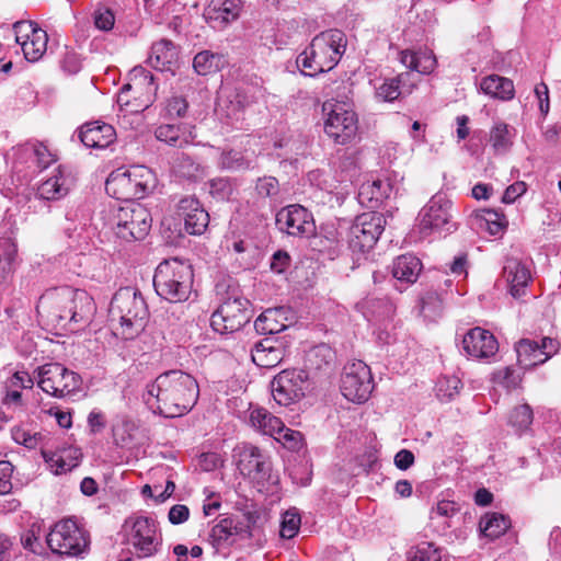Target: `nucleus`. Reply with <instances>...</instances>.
Segmentation results:
<instances>
[{
    "label": "nucleus",
    "instance_id": "1",
    "mask_svg": "<svg viewBox=\"0 0 561 561\" xmlns=\"http://www.w3.org/2000/svg\"><path fill=\"white\" fill-rule=\"evenodd\" d=\"M198 396V383L193 376L182 370H169L147 386L144 400L154 413L178 417L192 410Z\"/></svg>",
    "mask_w": 561,
    "mask_h": 561
},
{
    "label": "nucleus",
    "instance_id": "2",
    "mask_svg": "<svg viewBox=\"0 0 561 561\" xmlns=\"http://www.w3.org/2000/svg\"><path fill=\"white\" fill-rule=\"evenodd\" d=\"M36 310L47 322L77 331L90 323L95 312V304L85 290L64 287L43 294Z\"/></svg>",
    "mask_w": 561,
    "mask_h": 561
},
{
    "label": "nucleus",
    "instance_id": "3",
    "mask_svg": "<svg viewBox=\"0 0 561 561\" xmlns=\"http://www.w3.org/2000/svg\"><path fill=\"white\" fill-rule=\"evenodd\" d=\"M148 307L141 293L133 287L119 288L112 298L108 319L113 333L133 340L145 329Z\"/></svg>",
    "mask_w": 561,
    "mask_h": 561
},
{
    "label": "nucleus",
    "instance_id": "4",
    "mask_svg": "<svg viewBox=\"0 0 561 561\" xmlns=\"http://www.w3.org/2000/svg\"><path fill=\"white\" fill-rule=\"evenodd\" d=\"M347 38L336 28L323 31L316 35L297 57V66L305 76L317 75L332 70L345 54Z\"/></svg>",
    "mask_w": 561,
    "mask_h": 561
},
{
    "label": "nucleus",
    "instance_id": "5",
    "mask_svg": "<svg viewBox=\"0 0 561 561\" xmlns=\"http://www.w3.org/2000/svg\"><path fill=\"white\" fill-rule=\"evenodd\" d=\"M193 283L191 264L176 257L161 262L153 276L158 296L172 304L187 301L193 293Z\"/></svg>",
    "mask_w": 561,
    "mask_h": 561
},
{
    "label": "nucleus",
    "instance_id": "6",
    "mask_svg": "<svg viewBox=\"0 0 561 561\" xmlns=\"http://www.w3.org/2000/svg\"><path fill=\"white\" fill-rule=\"evenodd\" d=\"M156 184L153 172L144 165H134L129 169L113 171L106 182L105 190L116 199L133 203L134 199L144 198Z\"/></svg>",
    "mask_w": 561,
    "mask_h": 561
},
{
    "label": "nucleus",
    "instance_id": "7",
    "mask_svg": "<svg viewBox=\"0 0 561 561\" xmlns=\"http://www.w3.org/2000/svg\"><path fill=\"white\" fill-rule=\"evenodd\" d=\"M107 216L110 228L126 242L144 239L151 228L148 209L138 203L114 205L107 210Z\"/></svg>",
    "mask_w": 561,
    "mask_h": 561
},
{
    "label": "nucleus",
    "instance_id": "8",
    "mask_svg": "<svg viewBox=\"0 0 561 561\" xmlns=\"http://www.w3.org/2000/svg\"><path fill=\"white\" fill-rule=\"evenodd\" d=\"M125 541L133 556L144 559L154 557L162 548L158 523L148 516H131L123 526Z\"/></svg>",
    "mask_w": 561,
    "mask_h": 561
},
{
    "label": "nucleus",
    "instance_id": "9",
    "mask_svg": "<svg viewBox=\"0 0 561 561\" xmlns=\"http://www.w3.org/2000/svg\"><path fill=\"white\" fill-rule=\"evenodd\" d=\"M37 385L47 394L61 399L80 391L82 379L62 364L48 363L37 368Z\"/></svg>",
    "mask_w": 561,
    "mask_h": 561
},
{
    "label": "nucleus",
    "instance_id": "10",
    "mask_svg": "<svg viewBox=\"0 0 561 561\" xmlns=\"http://www.w3.org/2000/svg\"><path fill=\"white\" fill-rule=\"evenodd\" d=\"M325 115L324 131L337 144H346L357 131V117L346 102L328 100L322 105Z\"/></svg>",
    "mask_w": 561,
    "mask_h": 561
},
{
    "label": "nucleus",
    "instance_id": "11",
    "mask_svg": "<svg viewBox=\"0 0 561 561\" xmlns=\"http://www.w3.org/2000/svg\"><path fill=\"white\" fill-rule=\"evenodd\" d=\"M46 542L54 553L78 556L88 548V537L75 520L68 518L55 524L46 536Z\"/></svg>",
    "mask_w": 561,
    "mask_h": 561
},
{
    "label": "nucleus",
    "instance_id": "12",
    "mask_svg": "<svg viewBox=\"0 0 561 561\" xmlns=\"http://www.w3.org/2000/svg\"><path fill=\"white\" fill-rule=\"evenodd\" d=\"M386 219L379 213L358 215L348 229V244L353 251L366 252L374 248L382 233Z\"/></svg>",
    "mask_w": 561,
    "mask_h": 561
},
{
    "label": "nucleus",
    "instance_id": "13",
    "mask_svg": "<svg viewBox=\"0 0 561 561\" xmlns=\"http://www.w3.org/2000/svg\"><path fill=\"white\" fill-rule=\"evenodd\" d=\"M374 389L370 368L362 360H353L345 365L341 378V392L354 403L367 401Z\"/></svg>",
    "mask_w": 561,
    "mask_h": 561
},
{
    "label": "nucleus",
    "instance_id": "14",
    "mask_svg": "<svg viewBox=\"0 0 561 561\" xmlns=\"http://www.w3.org/2000/svg\"><path fill=\"white\" fill-rule=\"evenodd\" d=\"M309 387V376L302 369L282 370L271 382L275 402L282 407L299 401Z\"/></svg>",
    "mask_w": 561,
    "mask_h": 561
},
{
    "label": "nucleus",
    "instance_id": "15",
    "mask_svg": "<svg viewBox=\"0 0 561 561\" xmlns=\"http://www.w3.org/2000/svg\"><path fill=\"white\" fill-rule=\"evenodd\" d=\"M249 300L242 297L228 298L211 314L210 324L220 334L239 331L250 320Z\"/></svg>",
    "mask_w": 561,
    "mask_h": 561
},
{
    "label": "nucleus",
    "instance_id": "16",
    "mask_svg": "<svg viewBox=\"0 0 561 561\" xmlns=\"http://www.w3.org/2000/svg\"><path fill=\"white\" fill-rule=\"evenodd\" d=\"M249 421L257 432L288 445L289 448H295L300 444V433L286 427L280 419L274 416L264 408H251Z\"/></svg>",
    "mask_w": 561,
    "mask_h": 561
},
{
    "label": "nucleus",
    "instance_id": "17",
    "mask_svg": "<svg viewBox=\"0 0 561 561\" xmlns=\"http://www.w3.org/2000/svg\"><path fill=\"white\" fill-rule=\"evenodd\" d=\"M15 42L21 46L26 60H39L47 49V33L31 21H19L13 25Z\"/></svg>",
    "mask_w": 561,
    "mask_h": 561
},
{
    "label": "nucleus",
    "instance_id": "18",
    "mask_svg": "<svg viewBox=\"0 0 561 561\" xmlns=\"http://www.w3.org/2000/svg\"><path fill=\"white\" fill-rule=\"evenodd\" d=\"M453 203L443 194L434 195L419 213V226L424 234L440 231L449 225Z\"/></svg>",
    "mask_w": 561,
    "mask_h": 561
},
{
    "label": "nucleus",
    "instance_id": "19",
    "mask_svg": "<svg viewBox=\"0 0 561 561\" xmlns=\"http://www.w3.org/2000/svg\"><path fill=\"white\" fill-rule=\"evenodd\" d=\"M237 466L240 473L257 484L271 478V467L260 449L252 445H240L236 449Z\"/></svg>",
    "mask_w": 561,
    "mask_h": 561
},
{
    "label": "nucleus",
    "instance_id": "20",
    "mask_svg": "<svg viewBox=\"0 0 561 561\" xmlns=\"http://www.w3.org/2000/svg\"><path fill=\"white\" fill-rule=\"evenodd\" d=\"M277 228L294 237H309L314 232L311 214L300 205H289L276 214Z\"/></svg>",
    "mask_w": 561,
    "mask_h": 561
},
{
    "label": "nucleus",
    "instance_id": "21",
    "mask_svg": "<svg viewBox=\"0 0 561 561\" xmlns=\"http://www.w3.org/2000/svg\"><path fill=\"white\" fill-rule=\"evenodd\" d=\"M517 362L524 368L543 364L559 351V342L551 337H543L541 342L523 339L516 346Z\"/></svg>",
    "mask_w": 561,
    "mask_h": 561
},
{
    "label": "nucleus",
    "instance_id": "22",
    "mask_svg": "<svg viewBox=\"0 0 561 561\" xmlns=\"http://www.w3.org/2000/svg\"><path fill=\"white\" fill-rule=\"evenodd\" d=\"M157 89L154 77L150 71L142 67L133 69L130 81L126 83V90H130L135 99V105L130 111L139 113L148 108L156 100Z\"/></svg>",
    "mask_w": 561,
    "mask_h": 561
},
{
    "label": "nucleus",
    "instance_id": "23",
    "mask_svg": "<svg viewBox=\"0 0 561 561\" xmlns=\"http://www.w3.org/2000/svg\"><path fill=\"white\" fill-rule=\"evenodd\" d=\"M462 348L471 357L489 358L496 354L499 344L490 331L477 327L463 335Z\"/></svg>",
    "mask_w": 561,
    "mask_h": 561
},
{
    "label": "nucleus",
    "instance_id": "24",
    "mask_svg": "<svg viewBox=\"0 0 561 561\" xmlns=\"http://www.w3.org/2000/svg\"><path fill=\"white\" fill-rule=\"evenodd\" d=\"M179 211L184 220V230L187 233L199 236L206 230L209 224V215L197 199L193 197L181 199Z\"/></svg>",
    "mask_w": 561,
    "mask_h": 561
},
{
    "label": "nucleus",
    "instance_id": "25",
    "mask_svg": "<svg viewBox=\"0 0 561 561\" xmlns=\"http://www.w3.org/2000/svg\"><path fill=\"white\" fill-rule=\"evenodd\" d=\"M73 183L75 179L71 172L59 167L51 176L38 185L37 195L42 199L57 201L69 193Z\"/></svg>",
    "mask_w": 561,
    "mask_h": 561
},
{
    "label": "nucleus",
    "instance_id": "26",
    "mask_svg": "<svg viewBox=\"0 0 561 561\" xmlns=\"http://www.w3.org/2000/svg\"><path fill=\"white\" fill-rule=\"evenodd\" d=\"M42 456L53 473L64 474L79 466L82 453L77 447L67 446L57 450L43 449Z\"/></svg>",
    "mask_w": 561,
    "mask_h": 561
},
{
    "label": "nucleus",
    "instance_id": "27",
    "mask_svg": "<svg viewBox=\"0 0 561 561\" xmlns=\"http://www.w3.org/2000/svg\"><path fill=\"white\" fill-rule=\"evenodd\" d=\"M79 137L85 147L104 149L115 140L116 133L112 125L93 122L80 128Z\"/></svg>",
    "mask_w": 561,
    "mask_h": 561
},
{
    "label": "nucleus",
    "instance_id": "28",
    "mask_svg": "<svg viewBox=\"0 0 561 561\" xmlns=\"http://www.w3.org/2000/svg\"><path fill=\"white\" fill-rule=\"evenodd\" d=\"M251 357L255 365L263 368H273L284 358L282 343L272 337H266L255 343L251 351Z\"/></svg>",
    "mask_w": 561,
    "mask_h": 561
},
{
    "label": "nucleus",
    "instance_id": "29",
    "mask_svg": "<svg viewBox=\"0 0 561 561\" xmlns=\"http://www.w3.org/2000/svg\"><path fill=\"white\" fill-rule=\"evenodd\" d=\"M411 73L403 72L396 78L385 79L376 87V98L383 102H392L401 95L410 94L414 88Z\"/></svg>",
    "mask_w": 561,
    "mask_h": 561
},
{
    "label": "nucleus",
    "instance_id": "30",
    "mask_svg": "<svg viewBox=\"0 0 561 561\" xmlns=\"http://www.w3.org/2000/svg\"><path fill=\"white\" fill-rule=\"evenodd\" d=\"M358 308L368 321L376 323L390 320L396 311L394 305L387 297H367L358 304Z\"/></svg>",
    "mask_w": 561,
    "mask_h": 561
},
{
    "label": "nucleus",
    "instance_id": "31",
    "mask_svg": "<svg viewBox=\"0 0 561 561\" xmlns=\"http://www.w3.org/2000/svg\"><path fill=\"white\" fill-rule=\"evenodd\" d=\"M288 309L278 307L267 309L262 312L254 322V328L260 334H277L284 331L288 324L287 321Z\"/></svg>",
    "mask_w": 561,
    "mask_h": 561
},
{
    "label": "nucleus",
    "instance_id": "32",
    "mask_svg": "<svg viewBox=\"0 0 561 561\" xmlns=\"http://www.w3.org/2000/svg\"><path fill=\"white\" fill-rule=\"evenodd\" d=\"M504 277L510 285L512 296L519 298L530 280V272L518 260L508 259L504 265Z\"/></svg>",
    "mask_w": 561,
    "mask_h": 561
},
{
    "label": "nucleus",
    "instance_id": "33",
    "mask_svg": "<svg viewBox=\"0 0 561 561\" xmlns=\"http://www.w3.org/2000/svg\"><path fill=\"white\" fill-rule=\"evenodd\" d=\"M422 271L421 261L412 255L405 254L398 256L392 264V276L402 285L414 284Z\"/></svg>",
    "mask_w": 561,
    "mask_h": 561
},
{
    "label": "nucleus",
    "instance_id": "34",
    "mask_svg": "<svg viewBox=\"0 0 561 561\" xmlns=\"http://www.w3.org/2000/svg\"><path fill=\"white\" fill-rule=\"evenodd\" d=\"M240 10V0H210L204 16L209 22L228 23L239 16Z\"/></svg>",
    "mask_w": 561,
    "mask_h": 561
},
{
    "label": "nucleus",
    "instance_id": "35",
    "mask_svg": "<svg viewBox=\"0 0 561 561\" xmlns=\"http://www.w3.org/2000/svg\"><path fill=\"white\" fill-rule=\"evenodd\" d=\"M472 225L488 231L491 236H497L504 231L507 220L503 214L493 209H479L471 214Z\"/></svg>",
    "mask_w": 561,
    "mask_h": 561
},
{
    "label": "nucleus",
    "instance_id": "36",
    "mask_svg": "<svg viewBox=\"0 0 561 561\" xmlns=\"http://www.w3.org/2000/svg\"><path fill=\"white\" fill-rule=\"evenodd\" d=\"M480 89L484 94L501 101H510L515 95L513 81L497 75L483 78L480 82Z\"/></svg>",
    "mask_w": 561,
    "mask_h": 561
},
{
    "label": "nucleus",
    "instance_id": "37",
    "mask_svg": "<svg viewBox=\"0 0 561 561\" xmlns=\"http://www.w3.org/2000/svg\"><path fill=\"white\" fill-rule=\"evenodd\" d=\"M400 61L409 69L422 75L431 73L437 65L436 57L431 50H402Z\"/></svg>",
    "mask_w": 561,
    "mask_h": 561
},
{
    "label": "nucleus",
    "instance_id": "38",
    "mask_svg": "<svg viewBox=\"0 0 561 561\" xmlns=\"http://www.w3.org/2000/svg\"><path fill=\"white\" fill-rule=\"evenodd\" d=\"M176 48L172 42L161 39L152 45L148 61L156 69L167 70L176 60Z\"/></svg>",
    "mask_w": 561,
    "mask_h": 561
},
{
    "label": "nucleus",
    "instance_id": "39",
    "mask_svg": "<svg viewBox=\"0 0 561 561\" xmlns=\"http://www.w3.org/2000/svg\"><path fill=\"white\" fill-rule=\"evenodd\" d=\"M510 526V518L495 512L484 514L479 522L481 534L492 540L504 535Z\"/></svg>",
    "mask_w": 561,
    "mask_h": 561
},
{
    "label": "nucleus",
    "instance_id": "40",
    "mask_svg": "<svg viewBox=\"0 0 561 561\" xmlns=\"http://www.w3.org/2000/svg\"><path fill=\"white\" fill-rule=\"evenodd\" d=\"M514 129L503 122H496L491 130L489 141L497 154L506 153L513 146Z\"/></svg>",
    "mask_w": 561,
    "mask_h": 561
},
{
    "label": "nucleus",
    "instance_id": "41",
    "mask_svg": "<svg viewBox=\"0 0 561 561\" xmlns=\"http://www.w3.org/2000/svg\"><path fill=\"white\" fill-rule=\"evenodd\" d=\"M154 137L157 140L172 147H183L190 144L188 137L185 135L181 125L163 124L156 128Z\"/></svg>",
    "mask_w": 561,
    "mask_h": 561
},
{
    "label": "nucleus",
    "instance_id": "42",
    "mask_svg": "<svg viewBox=\"0 0 561 561\" xmlns=\"http://www.w3.org/2000/svg\"><path fill=\"white\" fill-rule=\"evenodd\" d=\"M392 186L388 180L378 179L371 183H365L360 186L359 196L370 202L380 203L391 194Z\"/></svg>",
    "mask_w": 561,
    "mask_h": 561
},
{
    "label": "nucleus",
    "instance_id": "43",
    "mask_svg": "<svg viewBox=\"0 0 561 561\" xmlns=\"http://www.w3.org/2000/svg\"><path fill=\"white\" fill-rule=\"evenodd\" d=\"M409 561H449V557L432 542H422L409 552Z\"/></svg>",
    "mask_w": 561,
    "mask_h": 561
},
{
    "label": "nucleus",
    "instance_id": "44",
    "mask_svg": "<svg viewBox=\"0 0 561 561\" xmlns=\"http://www.w3.org/2000/svg\"><path fill=\"white\" fill-rule=\"evenodd\" d=\"M222 66V57L218 54L204 50L198 53L193 60L195 71L201 76L216 72Z\"/></svg>",
    "mask_w": 561,
    "mask_h": 561
},
{
    "label": "nucleus",
    "instance_id": "45",
    "mask_svg": "<svg viewBox=\"0 0 561 561\" xmlns=\"http://www.w3.org/2000/svg\"><path fill=\"white\" fill-rule=\"evenodd\" d=\"M172 171L185 179H195L201 173V167L190 156L185 153H176L171 162Z\"/></svg>",
    "mask_w": 561,
    "mask_h": 561
},
{
    "label": "nucleus",
    "instance_id": "46",
    "mask_svg": "<svg viewBox=\"0 0 561 561\" xmlns=\"http://www.w3.org/2000/svg\"><path fill=\"white\" fill-rule=\"evenodd\" d=\"M231 519V531L233 536H240L241 538L252 537V527L256 524L257 514L255 512H245L242 518L228 517Z\"/></svg>",
    "mask_w": 561,
    "mask_h": 561
},
{
    "label": "nucleus",
    "instance_id": "47",
    "mask_svg": "<svg viewBox=\"0 0 561 561\" xmlns=\"http://www.w3.org/2000/svg\"><path fill=\"white\" fill-rule=\"evenodd\" d=\"M458 512V507L455 502L443 500L439 501L436 506L431 510L430 518L433 522H437L443 528L449 527L448 519L451 518Z\"/></svg>",
    "mask_w": 561,
    "mask_h": 561
},
{
    "label": "nucleus",
    "instance_id": "48",
    "mask_svg": "<svg viewBox=\"0 0 561 561\" xmlns=\"http://www.w3.org/2000/svg\"><path fill=\"white\" fill-rule=\"evenodd\" d=\"M461 381L456 376H444L436 383V394L440 401H449L459 393Z\"/></svg>",
    "mask_w": 561,
    "mask_h": 561
},
{
    "label": "nucleus",
    "instance_id": "49",
    "mask_svg": "<svg viewBox=\"0 0 561 561\" xmlns=\"http://www.w3.org/2000/svg\"><path fill=\"white\" fill-rule=\"evenodd\" d=\"M252 162L253 161L251 159L238 150L222 152L220 157L221 167L231 171L249 169L252 165Z\"/></svg>",
    "mask_w": 561,
    "mask_h": 561
},
{
    "label": "nucleus",
    "instance_id": "50",
    "mask_svg": "<svg viewBox=\"0 0 561 561\" xmlns=\"http://www.w3.org/2000/svg\"><path fill=\"white\" fill-rule=\"evenodd\" d=\"M533 423V410L528 404L516 407L510 415V424L517 432L526 431Z\"/></svg>",
    "mask_w": 561,
    "mask_h": 561
},
{
    "label": "nucleus",
    "instance_id": "51",
    "mask_svg": "<svg viewBox=\"0 0 561 561\" xmlns=\"http://www.w3.org/2000/svg\"><path fill=\"white\" fill-rule=\"evenodd\" d=\"M232 536L231 519L226 517L219 520L211 528L208 540L214 547L218 548L222 543L227 542Z\"/></svg>",
    "mask_w": 561,
    "mask_h": 561
},
{
    "label": "nucleus",
    "instance_id": "52",
    "mask_svg": "<svg viewBox=\"0 0 561 561\" xmlns=\"http://www.w3.org/2000/svg\"><path fill=\"white\" fill-rule=\"evenodd\" d=\"M16 257V248L13 243L5 242L0 253V283L4 282L13 271Z\"/></svg>",
    "mask_w": 561,
    "mask_h": 561
},
{
    "label": "nucleus",
    "instance_id": "53",
    "mask_svg": "<svg viewBox=\"0 0 561 561\" xmlns=\"http://www.w3.org/2000/svg\"><path fill=\"white\" fill-rule=\"evenodd\" d=\"M334 352L327 344L317 345L309 353V362L317 369L331 365L334 362Z\"/></svg>",
    "mask_w": 561,
    "mask_h": 561
},
{
    "label": "nucleus",
    "instance_id": "54",
    "mask_svg": "<svg viewBox=\"0 0 561 561\" xmlns=\"http://www.w3.org/2000/svg\"><path fill=\"white\" fill-rule=\"evenodd\" d=\"M493 381L507 390L516 388L522 381L520 375L511 367L497 369L493 374Z\"/></svg>",
    "mask_w": 561,
    "mask_h": 561
},
{
    "label": "nucleus",
    "instance_id": "55",
    "mask_svg": "<svg viewBox=\"0 0 561 561\" xmlns=\"http://www.w3.org/2000/svg\"><path fill=\"white\" fill-rule=\"evenodd\" d=\"M300 527V516L296 512L288 511L283 515L280 536L286 539L294 538Z\"/></svg>",
    "mask_w": 561,
    "mask_h": 561
},
{
    "label": "nucleus",
    "instance_id": "56",
    "mask_svg": "<svg viewBox=\"0 0 561 561\" xmlns=\"http://www.w3.org/2000/svg\"><path fill=\"white\" fill-rule=\"evenodd\" d=\"M27 149L33 152L37 165L42 169H46L56 160L55 154L42 142L27 145Z\"/></svg>",
    "mask_w": 561,
    "mask_h": 561
},
{
    "label": "nucleus",
    "instance_id": "57",
    "mask_svg": "<svg viewBox=\"0 0 561 561\" xmlns=\"http://www.w3.org/2000/svg\"><path fill=\"white\" fill-rule=\"evenodd\" d=\"M33 379L26 371H15L7 381L5 389H21L32 388Z\"/></svg>",
    "mask_w": 561,
    "mask_h": 561
},
{
    "label": "nucleus",
    "instance_id": "58",
    "mask_svg": "<svg viewBox=\"0 0 561 561\" xmlns=\"http://www.w3.org/2000/svg\"><path fill=\"white\" fill-rule=\"evenodd\" d=\"M13 466L7 460H0V495H4L12 490Z\"/></svg>",
    "mask_w": 561,
    "mask_h": 561
},
{
    "label": "nucleus",
    "instance_id": "59",
    "mask_svg": "<svg viewBox=\"0 0 561 561\" xmlns=\"http://www.w3.org/2000/svg\"><path fill=\"white\" fill-rule=\"evenodd\" d=\"M257 194L263 197H272L278 193V181L273 176L259 179L256 182Z\"/></svg>",
    "mask_w": 561,
    "mask_h": 561
},
{
    "label": "nucleus",
    "instance_id": "60",
    "mask_svg": "<svg viewBox=\"0 0 561 561\" xmlns=\"http://www.w3.org/2000/svg\"><path fill=\"white\" fill-rule=\"evenodd\" d=\"M165 108L170 116L183 117L187 112L188 103L184 98L173 96L168 101Z\"/></svg>",
    "mask_w": 561,
    "mask_h": 561
},
{
    "label": "nucleus",
    "instance_id": "61",
    "mask_svg": "<svg viewBox=\"0 0 561 561\" xmlns=\"http://www.w3.org/2000/svg\"><path fill=\"white\" fill-rule=\"evenodd\" d=\"M115 22L114 14L108 9H99L94 13V24L98 28L108 31Z\"/></svg>",
    "mask_w": 561,
    "mask_h": 561
},
{
    "label": "nucleus",
    "instance_id": "62",
    "mask_svg": "<svg viewBox=\"0 0 561 561\" xmlns=\"http://www.w3.org/2000/svg\"><path fill=\"white\" fill-rule=\"evenodd\" d=\"M190 517V510L186 505L175 504L168 514V519L172 525H180L186 522Z\"/></svg>",
    "mask_w": 561,
    "mask_h": 561
},
{
    "label": "nucleus",
    "instance_id": "63",
    "mask_svg": "<svg viewBox=\"0 0 561 561\" xmlns=\"http://www.w3.org/2000/svg\"><path fill=\"white\" fill-rule=\"evenodd\" d=\"M225 104L226 101L220 100L219 107L226 113L227 118H229L231 122H238L243 118L240 101H229V105L227 106Z\"/></svg>",
    "mask_w": 561,
    "mask_h": 561
},
{
    "label": "nucleus",
    "instance_id": "64",
    "mask_svg": "<svg viewBox=\"0 0 561 561\" xmlns=\"http://www.w3.org/2000/svg\"><path fill=\"white\" fill-rule=\"evenodd\" d=\"M290 263V256L284 251H277L274 253L271 262V268L275 273H283Z\"/></svg>",
    "mask_w": 561,
    "mask_h": 561
}]
</instances>
